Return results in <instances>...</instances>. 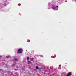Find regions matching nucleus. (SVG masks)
<instances>
[{"label": "nucleus", "instance_id": "f03ea898", "mask_svg": "<svg viewBox=\"0 0 76 76\" xmlns=\"http://www.w3.org/2000/svg\"><path fill=\"white\" fill-rule=\"evenodd\" d=\"M71 75V73L69 72L67 76H70Z\"/></svg>", "mask_w": 76, "mask_h": 76}, {"label": "nucleus", "instance_id": "6e6552de", "mask_svg": "<svg viewBox=\"0 0 76 76\" xmlns=\"http://www.w3.org/2000/svg\"><path fill=\"white\" fill-rule=\"evenodd\" d=\"M58 7V6H56V7L57 8V7Z\"/></svg>", "mask_w": 76, "mask_h": 76}, {"label": "nucleus", "instance_id": "20e7f679", "mask_svg": "<svg viewBox=\"0 0 76 76\" xmlns=\"http://www.w3.org/2000/svg\"><path fill=\"white\" fill-rule=\"evenodd\" d=\"M29 57H28L27 58V60H29Z\"/></svg>", "mask_w": 76, "mask_h": 76}, {"label": "nucleus", "instance_id": "0eeeda50", "mask_svg": "<svg viewBox=\"0 0 76 76\" xmlns=\"http://www.w3.org/2000/svg\"><path fill=\"white\" fill-rule=\"evenodd\" d=\"M18 5L19 6H20V4H19Z\"/></svg>", "mask_w": 76, "mask_h": 76}, {"label": "nucleus", "instance_id": "423d86ee", "mask_svg": "<svg viewBox=\"0 0 76 76\" xmlns=\"http://www.w3.org/2000/svg\"><path fill=\"white\" fill-rule=\"evenodd\" d=\"M31 60H33V58H31Z\"/></svg>", "mask_w": 76, "mask_h": 76}, {"label": "nucleus", "instance_id": "1a4fd4ad", "mask_svg": "<svg viewBox=\"0 0 76 76\" xmlns=\"http://www.w3.org/2000/svg\"><path fill=\"white\" fill-rule=\"evenodd\" d=\"M59 67H61V65H59Z\"/></svg>", "mask_w": 76, "mask_h": 76}, {"label": "nucleus", "instance_id": "f257e3e1", "mask_svg": "<svg viewBox=\"0 0 76 76\" xmlns=\"http://www.w3.org/2000/svg\"><path fill=\"white\" fill-rule=\"evenodd\" d=\"M22 49H19L18 51V53H22Z\"/></svg>", "mask_w": 76, "mask_h": 76}, {"label": "nucleus", "instance_id": "9b49d317", "mask_svg": "<svg viewBox=\"0 0 76 76\" xmlns=\"http://www.w3.org/2000/svg\"><path fill=\"white\" fill-rule=\"evenodd\" d=\"M15 60H16V59H15Z\"/></svg>", "mask_w": 76, "mask_h": 76}, {"label": "nucleus", "instance_id": "9d476101", "mask_svg": "<svg viewBox=\"0 0 76 76\" xmlns=\"http://www.w3.org/2000/svg\"><path fill=\"white\" fill-rule=\"evenodd\" d=\"M58 10V9L57 10Z\"/></svg>", "mask_w": 76, "mask_h": 76}, {"label": "nucleus", "instance_id": "7ed1b4c3", "mask_svg": "<svg viewBox=\"0 0 76 76\" xmlns=\"http://www.w3.org/2000/svg\"><path fill=\"white\" fill-rule=\"evenodd\" d=\"M56 8V7H52L53 9V10H56L55 9Z\"/></svg>", "mask_w": 76, "mask_h": 76}, {"label": "nucleus", "instance_id": "39448f33", "mask_svg": "<svg viewBox=\"0 0 76 76\" xmlns=\"http://www.w3.org/2000/svg\"><path fill=\"white\" fill-rule=\"evenodd\" d=\"M36 69H38V66H36Z\"/></svg>", "mask_w": 76, "mask_h": 76}, {"label": "nucleus", "instance_id": "f8f14e48", "mask_svg": "<svg viewBox=\"0 0 76 76\" xmlns=\"http://www.w3.org/2000/svg\"><path fill=\"white\" fill-rule=\"evenodd\" d=\"M15 70H16V69H15Z\"/></svg>", "mask_w": 76, "mask_h": 76}]
</instances>
